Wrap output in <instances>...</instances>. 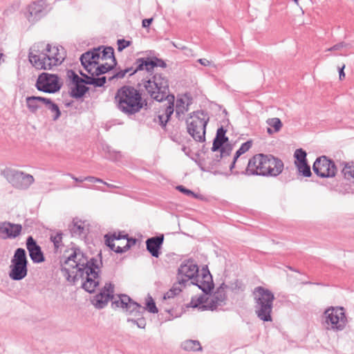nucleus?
Here are the masks:
<instances>
[{
  "mask_svg": "<svg viewBox=\"0 0 354 354\" xmlns=\"http://www.w3.org/2000/svg\"><path fill=\"white\" fill-rule=\"evenodd\" d=\"M88 258L80 248H73V252L61 263V272L69 282L75 283L82 279V288L88 293H93L100 285V268L102 267V253Z\"/></svg>",
  "mask_w": 354,
  "mask_h": 354,
  "instance_id": "f257e3e1",
  "label": "nucleus"
},
{
  "mask_svg": "<svg viewBox=\"0 0 354 354\" xmlns=\"http://www.w3.org/2000/svg\"><path fill=\"white\" fill-rule=\"evenodd\" d=\"M283 161L271 154L257 153L250 158L241 174L277 177L283 169Z\"/></svg>",
  "mask_w": 354,
  "mask_h": 354,
  "instance_id": "f03ea898",
  "label": "nucleus"
},
{
  "mask_svg": "<svg viewBox=\"0 0 354 354\" xmlns=\"http://www.w3.org/2000/svg\"><path fill=\"white\" fill-rule=\"evenodd\" d=\"M142 93L132 86L124 85L118 88L115 95L117 108L127 115L140 112L144 106Z\"/></svg>",
  "mask_w": 354,
  "mask_h": 354,
  "instance_id": "7ed1b4c3",
  "label": "nucleus"
},
{
  "mask_svg": "<svg viewBox=\"0 0 354 354\" xmlns=\"http://www.w3.org/2000/svg\"><path fill=\"white\" fill-rule=\"evenodd\" d=\"M254 311L257 317L264 322H272V312L274 295L273 292L262 286H257L253 290Z\"/></svg>",
  "mask_w": 354,
  "mask_h": 354,
  "instance_id": "20e7f679",
  "label": "nucleus"
},
{
  "mask_svg": "<svg viewBox=\"0 0 354 354\" xmlns=\"http://www.w3.org/2000/svg\"><path fill=\"white\" fill-rule=\"evenodd\" d=\"M147 80L143 81V86L149 95L157 102H162L169 93L168 79L162 73H148Z\"/></svg>",
  "mask_w": 354,
  "mask_h": 354,
  "instance_id": "39448f33",
  "label": "nucleus"
},
{
  "mask_svg": "<svg viewBox=\"0 0 354 354\" xmlns=\"http://www.w3.org/2000/svg\"><path fill=\"white\" fill-rule=\"evenodd\" d=\"M189 120H186L188 133L193 139L199 142L205 141L206 126L209 121V116L203 110L196 111L189 114Z\"/></svg>",
  "mask_w": 354,
  "mask_h": 354,
  "instance_id": "423d86ee",
  "label": "nucleus"
},
{
  "mask_svg": "<svg viewBox=\"0 0 354 354\" xmlns=\"http://www.w3.org/2000/svg\"><path fill=\"white\" fill-rule=\"evenodd\" d=\"M28 261L26 252L24 248L15 250L9 266V277L13 281H21L28 274Z\"/></svg>",
  "mask_w": 354,
  "mask_h": 354,
  "instance_id": "0eeeda50",
  "label": "nucleus"
},
{
  "mask_svg": "<svg viewBox=\"0 0 354 354\" xmlns=\"http://www.w3.org/2000/svg\"><path fill=\"white\" fill-rule=\"evenodd\" d=\"M63 83L57 74L41 73L39 75L36 83V88L46 93H55L61 89Z\"/></svg>",
  "mask_w": 354,
  "mask_h": 354,
  "instance_id": "6e6552de",
  "label": "nucleus"
},
{
  "mask_svg": "<svg viewBox=\"0 0 354 354\" xmlns=\"http://www.w3.org/2000/svg\"><path fill=\"white\" fill-rule=\"evenodd\" d=\"M3 174L14 187L19 189H28L35 180L32 175L12 169H5Z\"/></svg>",
  "mask_w": 354,
  "mask_h": 354,
  "instance_id": "1a4fd4ad",
  "label": "nucleus"
},
{
  "mask_svg": "<svg viewBox=\"0 0 354 354\" xmlns=\"http://www.w3.org/2000/svg\"><path fill=\"white\" fill-rule=\"evenodd\" d=\"M313 170L322 178L334 177L337 173V167L333 160L326 156L317 158L313 163Z\"/></svg>",
  "mask_w": 354,
  "mask_h": 354,
  "instance_id": "9d476101",
  "label": "nucleus"
},
{
  "mask_svg": "<svg viewBox=\"0 0 354 354\" xmlns=\"http://www.w3.org/2000/svg\"><path fill=\"white\" fill-rule=\"evenodd\" d=\"M324 314L326 323L330 325L333 330H342L345 328L347 319L343 307H331L328 308Z\"/></svg>",
  "mask_w": 354,
  "mask_h": 354,
  "instance_id": "9b49d317",
  "label": "nucleus"
},
{
  "mask_svg": "<svg viewBox=\"0 0 354 354\" xmlns=\"http://www.w3.org/2000/svg\"><path fill=\"white\" fill-rule=\"evenodd\" d=\"M118 299H115V301H112L111 306L113 308L114 306L115 308H122L125 309L129 315L135 317H140L145 313V307L133 301L129 296L122 294L118 295Z\"/></svg>",
  "mask_w": 354,
  "mask_h": 354,
  "instance_id": "f8f14e48",
  "label": "nucleus"
},
{
  "mask_svg": "<svg viewBox=\"0 0 354 354\" xmlns=\"http://www.w3.org/2000/svg\"><path fill=\"white\" fill-rule=\"evenodd\" d=\"M46 46V44L44 41L38 42L35 44L29 50V61L37 69L46 70L45 64H46L47 55Z\"/></svg>",
  "mask_w": 354,
  "mask_h": 354,
  "instance_id": "ddd939ff",
  "label": "nucleus"
},
{
  "mask_svg": "<svg viewBox=\"0 0 354 354\" xmlns=\"http://www.w3.org/2000/svg\"><path fill=\"white\" fill-rule=\"evenodd\" d=\"M198 267L193 260L185 261L178 269V284L185 286L189 280L194 281L198 275Z\"/></svg>",
  "mask_w": 354,
  "mask_h": 354,
  "instance_id": "4468645a",
  "label": "nucleus"
},
{
  "mask_svg": "<svg viewBox=\"0 0 354 354\" xmlns=\"http://www.w3.org/2000/svg\"><path fill=\"white\" fill-rule=\"evenodd\" d=\"M165 68L167 67L165 62L157 57H144L136 59V69L134 72L145 71L147 73H153L156 67Z\"/></svg>",
  "mask_w": 354,
  "mask_h": 354,
  "instance_id": "2eb2a0df",
  "label": "nucleus"
},
{
  "mask_svg": "<svg viewBox=\"0 0 354 354\" xmlns=\"http://www.w3.org/2000/svg\"><path fill=\"white\" fill-rule=\"evenodd\" d=\"M190 284L196 286L206 295L212 294L214 283L207 266L203 268L201 275L198 274L194 281H191Z\"/></svg>",
  "mask_w": 354,
  "mask_h": 354,
  "instance_id": "dca6fc26",
  "label": "nucleus"
},
{
  "mask_svg": "<svg viewBox=\"0 0 354 354\" xmlns=\"http://www.w3.org/2000/svg\"><path fill=\"white\" fill-rule=\"evenodd\" d=\"M113 293L114 285L111 282H106L100 292L94 297L92 304L96 308L102 309L109 301H114Z\"/></svg>",
  "mask_w": 354,
  "mask_h": 354,
  "instance_id": "f3484780",
  "label": "nucleus"
},
{
  "mask_svg": "<svg viewBox=\"0 0 354 354\" xmlns=\"http://www.w3.org/2000/svg\"><path fill=\"white\" fill-rule=\"evenodd\" d=\"M46 64H45L46 70H50L54 66L61 64L64 60L65 56L63 47L59 48L58 46H51L48 44L46 46Z\"/></svg>",
  "mask_w": 354,
  "mask_h": 354,
  "instance_id": "a211bd4d",
  "label": "nucleus"
},
{
  "mask_svg": "<svg viewBox=\"0 0 354 354\" xmlns=\"http://www.w3.org/2000/svg\"><path fill=\"white\" fill-rule=\"evenodd\" d=\"M102 47H96L87 50L82 54L80 60L84 68L88 73H91V68L99 64L100 57V50Z\"/></svg>",
  "mask_w": 354,
  "mask_h": 354,
  "instance_id": "6ab92c4d",
  "label": "nucleus"
},
{
  "mask_svg": "<svg viewBox=\"0 0 354 354\" xmlns=\"http://www.w3.org/2000/svg\"><path fill=\"white\" fill-rule=\"evenodd\" d=\"M26 17L29 22L35 23L45 15L44 1H33L26 7Z\"/></svg>",
  "mask_w": 354,
  "mask_h": 354,
  "instance_id": "aec40b11",
  "label": "nucleus"
},
{
  "mask_svg": "<svg viewBox=\"0 0 354 354\" xmlns=\"http://www.w3.org/2000/svg\"><path fill=\"white\" fill-rule=\"evenodd\" d=\"M26 248L28 251L29 256L35 263H40L45 261L44 252L41 247L37 244V241L32 236H29L26 239Z\"/></svg>",
  "mask_w": 354,
  "mask_h": 354,
  "instance_id": "412c9836",
  "label": "nucleus"
},
{
  "mask_svg": "<svg viewBox=\"0 0 354 354\" xmlns=\"http://www.w3.org/2000/svg\"><path fill=\"white\" fill-rule=\"evenodd\" d=\"M73 76L74 75L72 74L69 71H66V77L73 85V86L71 88L69 95L73 98L81 99L86 95V93L88 92L89 88L86 86L87 84L75 80Z\"/></svg>",
  "mask_w": 354,
  "mask_h": 354,
  "instance_id": "4be33fe9",
  "label": "nucleus"
},
{
  "mask_svg": "<svg viewBox=\"0 0 354 354\" xmlns=\"http://www.w3.org/2000/svg\"><path fill=\"white\" fill-rule=\"evenodd\" d=\"M164 240L165 236L163 234L148 238L146 240L147 250L153 257L158 258L161 254Z\"/></svg>",
  "mask_w": 354,
  "mask_h": 354,
  "instance_id": "5701e85b",
  "label": "nucleus"
},
{
  "mask_svg": "<svg viewBox=\"0 0 354 354\" xmlns=\"http://www.w3.org/2000/svg\"><path fill=\"white\" fill-rule=\"evenodd\" d=\"M21 224L7 221L0 223V237L3 239H15L21 234Z\"/></svg>",
  "mask_w": 354,
  "mask_h": 354,
  "instance_id": "b1692460",
  "label": "nucleus"
},
{
  "mask_svg": "<svg viewBox=\"0 0 354 354\" xmlns=\"http://www.w3.org/2000/svg\"><path fill=\"white\" fill-rule=\"evenodd\" d=\"M45 97L41 96H28L26 98V106L30 112L36 113L39 109V103L41 102L44 104Z\"/></svg>",
  "mask_w": 354,
  "mask_h": 354,
  "instance_id": "393cba45",
  "label": "nucleus"
},
{
  "mask_svg": "<svg viewBox=\"0 0 354 354\" xmlns=\"http://www.w3.org/2000/svg\"><path fill=\"white\" fill-rule=\"evenodd\" d=\"M68 228L72 236H81L85 234V228L82 221H75L73 220V223L69 225Z\"/></svg>",
  "mask_w": 354,
  "mask_h": 354,
  "instance_id": "a878e982",
  "label": "nucleus"
},
{
  "mask_svg": "<svg viewBox=\"0 0 354 354\" xmlns=\"http://www.w3.org/2000/svg\"><path fill=\"white\" fill-rule=\"evenodd\" d=\"M344 167L342 169V174L345 179L352 180V183H354V161L344 162L342 163Z\"/></svg>",
  "mask_w": 354,
  "mask_h": 354,
  "instance_id": "bb28decb",
  "label": "nucleus"
},
{
  "mask_svg": "<svg viewBox=\"0 0 354 354\" xmlns=\"http://www.w3.org/2000/svg\"><path fill=\"white\" fill-rule=\"evenodd\" d=\"M117 66V64H109L107 63L102 64H97V67L95 68V71H93V68H91V73L93 76H100L102 75H104L111 71H112L115 67Z\"/></svg>",
  "mask_w": 354,
  "mask_h": 354,
  "instance_id": "cd10ccee",
  "label": "nucleus"
},
{
  "mask_svg": "<svg viewBox=\"0 0 354 354\" xmlns=\"http://www.w3.org/2000/svg\"><path fill=\"white\" fill-rule=\"evenodd\" d=\"M102 47L100 50V57L102 59H111L113 64H118L117 60L114 55V49L111 46H100Z\"/></svg>",
  "mask_w": 354,
  "mask_h": 354,
  "instance_id": "c85d7f7f",
  "label": "nucleus"
},
{
  "mask_svg": "<svg viewBox=\"0 0 354 354\" xmlns=\"http://www.w3.org/2000/svg\"><path fill=\"white\" fill-rule=\"evenodd\" d=\"M181 348L187 351H199L202 350L200 342L198 340L187 339L181 344Z\"/></svg>",
  "mask_w": 354,
  "mask_h": 354,
  "instance_id": "c756f323",
  "label": "nucleus"
},
{
  "mask_svg": "<svg viewBox=\"0 0 354 354\" xmlns=\"http://www.w3.org/2000/svg\"><path fill=\"white\" fill-rule=\"evenodd\" d=\"M44 105L54 113L53 120L56 121L61 115V111L58 105L54 103L50 98L45 97Z\"/></svg>",
  "mask_w": 354,
  "mask_h": 354,
  "instance_id": "7c9ffc66",
  "label": "nucleus"
},
{
  "mask_svg": "<svg viewBox=\"0 0 354 354\" xmlns=\"http://www.w3.org/2000/svg\"><path fill=\"white\" fill-rule=\"evenodd\" d=\"M164 100H166L167 102V105L165 110L164 116L165 117V119H167L169 121L174 111V95H169V97L167 98H165Z\"/></svg>",
  "mask_w": 354,
  "mask_h": 354,
  "instance_id": "2f4dec72",
  "label": "nucleus"
},
{
  "mask_svg": "<svg viewBox=\"0 0 354 354\" xmlns=\"http://www.w3.org/2000/svg\"><path fill=\"white\" fill-rule=\"evenodd\" d=\"M68 71L72 74L74 75L73 77L75 78V80H77V81H78L80 82H83V83H84L85 84H87V85H91V82H92L93 78V76L92 75H88L87 74L84 73L83 71H80L79 73H80V75L82 76V77H81L73 70L70 69Z\"/></svg>",
  "mask_w": 354,
  "mask_h": 354,
  "instance_id": "473e14b6",
  "label": "nucleus"
},
{
  "mask_svg": "<svg viewBox=\"0 0 354 354\" xmlns=\"http://www.w3.org/2000/svg\"><path fill=\"white\" fill-rule=\"evenodd\" d=\"M297 168L299 174L304 177H310L312 175L310 171V167L308 164V162L299 163L295 165Z\"/></svg>",
  "mask_w": 354,
  "mask_h": 354,
  "instance_id": "72a5a7b5",
  "label": "nucleus"
},
{
  "mask_svg": "<svg viewBox=\"0 0 354 354\" xmlns=\"http://www.w3.org/2000/svg\"><path fill=\"white\" fill-rule=\"evenodd\" d=\"M208 301V298L205 295H201L197 299L192 297L189 304L187 305V307L192 308H198L202 305H206Z\"/></svg>",
  "mask_w": 354,
  "mask_h": 354,
  "instance_id": "f704fd0d",
  "label": "nucleus"
},
{
  "mask_svg": "<svg viewBox=\"0 0 354 354\" xmlns=\"http://www.w3.org/2000/svg\"><path fill=\"white\" fill-rule=\"evenodd\" d=\"M136 68V61H135L133 66H131V67H127L124 70H120V71L115 73L113 75V77H116V79H122L125 76V75L127 73H129V75L132 76L137 73V72H134Z\"/></svg>",
  "mask_w": 354,
  "mask_h": 354,
  "instance_id": "c9c22d12",
  "label": "nucleus"
},
{
  "mask_svg": "<svg viewBox=\"0 0 354 354\" xmlns=\"http://www.w3.org/2000/svg\"><path fill=\"white\" fill-rule=\"evenodd\" d=\"M127 239V243L124 246L120 247L118 246L116 250L117 254H122L127 251H128L133 245L136 243L137 239L136 238L129 237L128 236Z\"/></svg>",
  "mask_w": 354,
  "mask_h": 354,
  "instance_id": "e433bc0d",
  "label": "nucleus"
},
{
  "mask_svg": "<svg viewBox=\"0 0 354 354\" xmlns=\"http://www.w3.org/2000/svg\"><path fill=\"white\" fill-rule=\"evenodd\" d=\"M307 153L303 149H297L294 153V157L295 158V165L307 162L306 159Z\"/></svg>",
  "mask_w": 354,
  "mask_h": 354,
  "instance_id": "4c0bfd02",
  "label": "nucleus"
},
{
  "mask_svg": "<svg viewBox=\"0 0 354 354\" xmlns=\"http://www.w3.org/2000/svg\"><path fill=\"white\" fill-rule=\"evenodd\" d=\"M181 285L178 284V282L177 283H174V286L171 289H169L165 295H164V299H170L174 298L176 295H178L181 291Z\"/></svg>",
  "mask_w": 354,
  "mask_h": 354,
  "instance_id": "58836bf2",
  "label": "nucleus"
},
{
  "mask_svg": "<svg viewBox=\"0 0 354 354\" xmlns=\"http://www.w3.org/2000/svg\"><path fill=\"white\" fill-rule=\"evenodd\" d=\"M267 124L274 129V132H278L281 130L283 124L278 118H269L266 121Z\"/></svg>",
  "mask_w": 354,
  "mask_h": 354,
  "instance_id": "ea45409f",
  "label": "nucleus"
},
{
  "mask_svg": "<svg viewBox=\"0 0 354 354\" xmlns=\"http://www.w3.org/2000/svg\"><path fill=\"white\" fill-rule=\"evenodd\" d=\"M222 306L213 297L209 302L207 301L206 305H202L199 307V310H214L217 308L218 306Z\"/></svg>",
  "mask_w": 354,
  "mask_h": 354,
  "instance_id": "a19ab883",
  "label": "nucleus"
},
{
  "mask_svg": "<svg viewBox=\"0 0 354 354\" xmlns=\"http://www.w3.org/2000/svg\"><path fill=\"white\" fill-rule=\"evenodd\" d=\"M213 297L220 303V304L223 305L224 304L225 300L226 299V293L224 290V288L222 287H218L216 292L213 295Z\"/></svg>",
  "mask_w": 354,
  "mask_h": 354,
  "instance_id": "79ce46f5",
  "label": "nucleus"
},
{
  "mask_svg": "<svg viewBox=\"0 0 354 354\" xmlns=\"http://www.w3.org/2000/svg\"><path fill=\"white\" fill-rule=\"evenodd\" d=\"M103 151L107 154L106 158L111 160H115L120 157V152L112 150L109 145L104 146Z\"/></svg>",
  "mask_w": 354,
  "mask_h": 354,
  "instance_id": "37998d69",
  "label": "nucleus"
},
{
  "mask_svg": "<svg viewBox=\"0 0 354 354\" xmlns=\"http://www.w3.org/2000/svg\"><path fill=\"white\" fill-rule=\"evenodd\" d=\"M62 236L63 233L62 232H58L55 236H50V241L54 244L55 252H57L59 247L62 245Z\"/></svg>",
  "mask_w": 354,
  "mask_h": 354,
  "instance_id": "c03bdc74",
  "label": "nucleus"
},
{
  "mask_svg": "<svg viewBox=\"0 0 354 354\" xmlns=\"http://www.w3.org/2000/svg\"><path fill=\"white\" fill-rule=\"evenodd\" d=\"M145 310H147L151 313H157L158 312L156 303L150 295H148V299H147L146 302V307H145Z\"/></svg>",
  "mask_w": 354,
  "mask_h": 354,
  "instance_id": "a18cd8bd",
  "label": "nucleus"
},
{
  "mask_svg": "<svg viewBox=\"0 0 354 354\" xmlns=\"http://www.w3.org/2000/svg\"><path fill=\"white\" fill-rule=\"evenodd\" d=\"M136 317V319L128 318L127 322H131L133 324H136L140 328H145L147 324L145 319L142 317V315Z\"/></svg>",
  "mask_w": 354,
  "mask_h": 354,
  "instance_id": "49530a36",
  "label": "nucleus"
},
{
  "mask_svg": "<svg viewBox=\"0 0 354 354\" xmlns=\"http://www.w3.org/2000/svg\"><path fill=\"white\" fill-rule=\"evenodd\" d=\"M227 142V141L220 138H214L212 151L215 152L221 150V149L223 147L224 144H225Z\"/></svg>",
  "mask_w": 354,
  "mask_h": 354,
  "instance_id": "de8ad7c7",
  "label": "nucleus"
},
{
  "mask_svg": "<svg viewBox=\"0 0 354 354\" xmlns=\"http://www.w3.org/2000/svg\"><path fill=\"white\" fill-rule=\"evenodd\" d=\"M252 147V141H247L243 142L239 149L236 151L237 156H241L242 154L248 151Z\"/></svg>",
  "mask_w": 354,
  "mask_h": 354,
  "instance_id": "09e8293b",
  "label": "nucleus"
},
{
  "mask_svg": "<svg viewBox=\"0 0 354 354\" xmlns=\"http://www.w3.org/2000/svg\"><path fill=\"white\" fill-rule=\"evenodd\" d=\"M93 76V80L91 82V84L94 86L95 87H102L103 86L106 82V77L105 76L102 77H97Z\"/></svg>",
  "mask_w": 354,
  "mask_h": 354,
  "instance_id": "8fccbe9b",
  "label": "nucleus"
},
{
  "mask_svg": "<svg viewBox=\"0 0 354 354\" xmlns=\"http://www.w3.org/2000/svg\"><path fill=\"white\" fill-rule=\"evenodd\" d=\"M105 244L107 247H109L112 251H114L116 253L117 247H115L113 241L111 237H110L109 234H106L104 235Z\"/></svg>",
  "mask_w": 354,
  "mask_h": 354,
  "instance_id": "3c124183",
  "label": "nucleus"
},
{
  "mask_svg": "<svg viewBox=\"0 0 354 354\" xmlns=\"http://www.w3.org/2000/svg\"><path fill=\"white\" fill-rule=\"evenodd\" d=\"M176 189L180 192L181 193L185 194L187 196H192L193 198H197V194H196L192 190L186 188L183 185H178L176 187Z\"/></svg>",
  "mask_w": 354,
  "mask_h": 354,
  "instance_id": "603ef678",
  "label": "nucleus"
},
{
  "mask_svg": "<svg viewBox=\"0 0 354 354\" xmlns=\"http://www.w3.org/2000/svg\"><path fill=\"white\" fill-rule=\"evenodd\" d=\"M118 50L119 52L122 51L124 48H127L131 45L130 41H127L124 39H120L117 41Z\"/></svg>",
  "mask_w": 354,
  "mask_h": 354,
  "instance_id": "864d4df0",
  "label": "nucleus"
},
{
  "mask_svg": "<svg viewBox=\"0 0 354 354\" xmlns=\"http://www.w3.org/2000/svg\"><path fill=\"white\" fill-rule=\"evenodd\" d=\"M227 130L223 126L217 129L216 134L214 138H220L228 141V137L225 136Z\"/></svg>",
  "mask_w": 354,
  "mask_h": 354,
  "instance_id": "5fc2aeb1",
  "label": "nucleus"
},
{
  "mask_svg": "<svg viewBox=\"0 0 354 354\" xmlns=\"http://www.w3.org/2000/svg\"><path fill=\"white\" fill-rule=\"evenodd\" d=\"M351 45L349 44L346 43L344 41H342L328 48L326 51L339 50L343 48H347L349 47Z\"/></svg>",
  "mask_w": 354,
  "mask_h": 354,
  "instance_id": "6e6d98bb",
  "label": "nucleus"
},
{
  "mask_svg": "<svg viewBox=\"0 0 354 354\" xmlns=\"http://www.w3.org/2000/svg\"><path fill=\"white\" fill-rule=\"evenodd\" d=\"M110 237H111L114 240H120L125 239L128 237V234H124V232H114L112 234H110Z\"/></svg>",
  "mask_w": 354,
  "mask_h": 354,
  "instance_id": "4d7b16f0",
  "label": "nucleus"
},
{
  "mask_svg": "<svg viewBox=\"0 0 354 354\" xmlns=\"http://www.w3.org/2000/svg\"><path fill=\"white\" fill-rule=\"evenodd\" d=\"M220 151V155H219V158H222L223 156H230L231 151H232V148L231 147H229V148H226L225 147H223Z\"/></svg>",
  "mask_w": 354,
  "mask_h": 354,
  "instance_id": "13d9d810",
  "label": "nucleus"
},
{
  "mask_svg": "<svg viewBox=\"0 0 354 354\" xmlns=\"http://www.w3.org/2000/svg\"><path fill=\"white\" fill-rule=\"evenodd\" d=\"M158 120H159L160 125L162 127V128L165 129L166 127L168 120L167 119H165V117L164 116V115H159Z\"/></svg>",
  "mask_w": 354,
  "mask_h": 354,
  "instance_id": "bf43d9fd",
  "label": "nucleus"
},
{
  "mask_svg": "<svg viewBox=\"0 0 354 354\" xmlns=\"http://www.w3.org/2000/svg\"><path fill=\"white\" fill-rule=\"evenodd\" d=\"M86 180L90 182V183H103V180L94 177V176H86L85 177Z\"/></svg>",
  "mask_w": 354,
  "mask_h": 354,
  "instance_id": "052dcab7",
  "label": "nucleus"
},
{
  "mask_svg": "<svg viewBox=\"0 0 354 354\" xmlns=\"http://www.w3.org/2000/svg\"><path fill=\"white\" fill-rule=\"evenodd\" d=\"M153 18L145 19L142 21V26L143 28H149L153 21Z\"/></svg>",
  "mask_w": 354,
  "mask_h": 354,
  "instance_id": "680f3d73",
  "label": "nucleus"
},
{
  "mask_svg": "<svg viewBox=\"0 0 354 354\" xmlns=\"http://www.w3.org/2000/svg\"><path fill=\"white\" fill-rule=\"evenodd\" d=\"M198 62L200 63L201 65L207 66L211 64V62L205 58H201L198 59Z\"/></svg>",
  "mask_w": 354,
  "mask_h": 354,
  "instance_id": "e2e57ef3",
  "label": "nucleus"
},
{
  "mask_svg": "<svg viewBox=\"0 0 354 354\" xmlns=\"http://www.w3.org/2000/svg\"><path fill=\"white\" fill-rule=\"evenodd\" d=\"M68 176H69L71 178H73L75 182H79V183H82L84 180H86L85 178H77V177H75L73 174H67Z\"/></svg>",
  "mask_w": 354,
  "mask_h": 354,
  "instance_id": "0e129e2a",
  "label": "nucleus"
},
{
  "mask_svg": "<svg viewBox=\"0 0 354 354\" xmlns=\"http://www.w3.org/2000/svg\"><path fill=\"white\" fill-rule=\"evenodd\" d=\"M344 68H345V65L344 64L341 68H339V79L340 80H342L345 77V73H344Z\"/></svg>",
  "mask_w": 354,
  "mask_h": 354,
  "instance_id": "69168bd1",
  "label": "nucleus"
},
{
  "mask_svg": "<svg viewBox=\"0 0 354 354\" xmlns=\"http://www.w3.org/2000/svg\"><path fill=\"white\" fill-rule=\"evenodd\" d=\"M235 165L236 163H234V162H232V163L230 164V170L232 171V174H234V175H238L239 174H241L242 171H233V169L235 168Z\"/></svg>",
  "mask_w": 354,
  "mask_h": 354,
  "instance_id": "338daca9",
  "label": "nucleus"
},
{
  "mask_svg": "<svg viewBox=\"0 0 354 354\" xmlns=\"http://www.w3.org/2000/svg\"><path fill=\"white\" fill-rule=\"evenodd\" d=\"M287 268L290 270H292V271H294V272H297L298 273H300L299 270L294 268L292 266H287Z\"/></svg>",
  "mask_w": 354,
  "mask_h": 354,
  "instance_id": "774afa93",
  "label": "nucleus"
}]
</instances>
